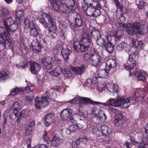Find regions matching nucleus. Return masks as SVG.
<instances>
[{
	"mask_svg": "<svg viewBox=\"0 0 148 148\" xmlns=\"http://www.w3.org/2000/svg\"><path fill=\"white\" fill-rule=\"evenodd\" d=\"M64 71L65 72L64 73V76L68 78H70L72 76V74L71 72L69 70L64 69Z\"/></svg>",
	"mask_w": 148,
	"mask_h": 148,
	"instance_id": "obj_57",
	"label": "nucleus"
},
{
	"mask_svg": "<svg viewBox=\"0 0 148 148\" xmlns=\"http://www.w3.org/2000/svg\"><path fill=\"white\" fill-rule=\"evenodd\" d=\"M51 143L53 147H58L60 145V139L58 137L54 136L52 138Z\"/></svg>",
	"mask_w": 148,
	"mask_h": 148,
	"instance_id": "obj_39",
	"label": "nucleus"
},
{
	"mask_svg": "<svg viewBox=\"0 0 148 148\" xmlns=\"http://www.w3.org/2000/svg\"><path fill=\"white\" fill-rule=\"evenodd\" d=\"M115 103L113 104L115 107H119L122 106L125 108H127L131 104L135 103V101H133L132 97L119 96L117 95L116 99H115Z\"/></svg>",
	"mask_w": 148,
	"mask_h": 148,
	"instance_id": "obj_2",
	"label": "nucleus"
},
{
	"mask_svg": "<svg viewBox=\"0 0 148 148\" xmlns=\"http://www.w3.org/2000/svg\"><path fill=\"white\" fill-rule=\"evenodd\" d=\"M23 10H20L16 12V20L18 23L21 22L20 17L23 16Z\"/></svg>",
	"mask_w": 148,
	"mask_h": 148,
	"instance_id": "obj_44",
	"label": "nucleus"
},
{
	"mask_svg": "<svg viewBox=\"0 0 148 148\" xmlns=\"http://www.w3.org/2000/svg\"><path fill=\"white\" fill-rule=\"evenodd\" d=\"M75 14L74 27L75 29V28L82 26V25L83 22L79 14L75 12Z\"/></svg>",
	"mask_w": 148,
	"mask_h": 148,
	"instance_id": "obj_17",
	"label": "nucleus"
},
{
	"mask_svg": "<svg viewBox=\"0 0 148 148\" xmlns=\"http://www.w3.org/2000/svg\"><path fill=\"white\" fill-rule=\"evenodd\" d=\"M0 16L2 18L11 17L10 11L5 8L0 7Z\"/></svg>",
	"mask_w": 148,
	"mask_h": 148,
	"instance_id": "obj_22",
	"label": "nucleus"
},
{
	"mask_svg": "<svg viewBox=\"0 0 148 148\" xmlns=\"http://www.w3.org/2000/svg\"><path fill=\"white\" fill-rule=\"evenodd\" d=\"M5 48H6L7 49H11L8 48L6 47V44H5L2 42L1 43L0 42V51H3Z\"/></svg>",
	"mask_w": 148,
	"mask_h": 148,
	"instance_id": "obj_62",
	"label": "nucleus"
},
{
	"mask_svg": "<svg viewBox=\"0 0 148 148\" xmlns=\"http://www.w3.org/2000/svg\"><path fill=\"white\" fill-rule=\"evenodd\" d=\"M97 45L101 46H104L106 44V42L103 38L101 37V36L97 39Z\"/></svg>",
	"mask_w": 148,
	"mask_h": 148,
	"instance_id": "obj_47",
	"label": "nucleus"
},
{
	"mask_svg": "<svg viewBox=\"0 0 148 148\" xmlns=\"http://www.w3.org/2000/svg\"><path fill=\"white\" fill-rule=\"evenodd\" d=\"M145 132L143 134V136L145 138L148 140V124L146 125L145 128Z\"/></svg>",
	"mask_w": 148,
	"mask_h": 148,
	"instance_id": "obj_60",
	"label": "nucleus"
},
{
	"mask_svg": "<svg viewBox=\"0 0 148 148\" xmlns=\"http://www.w3.org/2000/svg\"><path fill=\"white\" fill-rule=\"evenodd\" d=\"M95 101L92 100L90 98L86 97H81L77 96L69 101H67V103H70L73 104L78 103L80 106H82L83 104H88L95 105Z\"/></svg>",
	"mask_w": 148,
	"mask_h": 148,
	"instance_id": "obj_5",
	"label": "nucleus"
},
{
	"mask_svg": "<svg viewBox=\"0 0 148 148\" xmlns=\"http://www.w3.org/2000/svg\"><path fill=\"white\" fill-rule=\"evenodd\" d=\"M29 114V112L28 110H22V111L20 113L19 116L17 118V122L18 123L19 119H20V118L21 117H27L28 116Z\"/></svg>",
	"mask_w": 148,
	"mask_h": 148,
	"instance_id": "obj_45",
	"label": "nucleus"
},
{
	"mask_svg": "<svg viewBox=\"0 0 148 148\" xmlns=\"http://www.w3.org/2000/svg\"><path fill=\"white\" fill-rule=\"evenodd\" d=\"M8 77V73L5 71L0 72V81L1 82H3Z\"/></svg>",
	"mask_w": 148,
	"mask_h": 148,
	"instance_id": "obj_43",
	"label": "nucleus"
},
{
	"mask_svg": "<svg viewBox=\"0 0 148 148\" xmlns=\"http://www.w3.org/2000/svg\"><path fill=\"white\" fill-rule=\"evenodd\" d=\"M130 25L131 26V27L128 28V29H127V31L128 33L129 34H130L132 35L134 34H138L136 30L133 28V27L132 25L130 24Z\"/></svg>",
	"mask_w": 148,
	"mask_h": 148,
	"instance_id": "obj_51",
	"label": "nucleus"
},
{
	"mask_svg": "<svg viewBox=\"0 0 148 148\" xmlns=\"http://www.w3.org/2000/svg\"><path fill=\"white\" fill-rule=\"evenodd\" d=\"M61 116L64 120H68L73 125L75 124V122L73 117V114L70 109H66L63 110L61 112Z\"/></svg>",
	"mask_w": 148,
	"mask_h": 148,
	"instance_id": "obj_6",
	"label": "nucleus"
},
{
	"mask_svg": "<svg viewBox=\"0 0 148 148\" xmlns=\"http://www.w3.org/2000/svg\"><path fill=\"white\" fill-rule=\"evenodd\" d=\"M33 130L27 127H26L25 129V134L27 136H28L31 134Z\"/></svg>",
	"mask_w": 148,
	"mask_h": 148,
	"instance_id": "obj_64",
	"label": "nucleus"
},
{
	"mask_svg": "<svg viewBox=\"0 0 148 148\" xmlns=\"http://www.w3.org/2000/svg\"><path fill=\"white\" fill-rule=\"evenodd\" d=\"M8 29L0 27V42L6 44L8 48H12V44L9 37L10 34L8 33Z\"/></svg>",
	"mask_w": 148,
	"mask_h": 148,
	"instance_id": "obj_3",
	"label": "nucleus"
},
{
	"mask_svg": "<svg viewBox=\"0 0 148 148\" xmlns=\"http://www.w3.org/2000/svg\"><path fill=\"white\" fill-rule=\"evenodd\" d=\"M70 69L72 71L74 72L76 74L81 75L84 72L85 69V66L84 64H82L79 66H71Z\"/></svg>",
	"mask_w": 148,
	"mask_h": 148,
	"instance_id": "obj_20",
	"label": "nucleus"
},
{
	"mask_svg": "<svg viewBox=\"0 0 148 148\" xmlns=\"http://www.w3.org/2000/svg\"><path fill=\"white\" fill-rule=\"evenodd\" d=\"M32 48L34 53H39L40 52L41 46L40 41L37 39L33 40L31 43Z\"/></svg>",
	"mask_w": 148,
	"mask_h": 148,
	"instance_id": "obj_14",
	"label": "nucleus"
},
{
	"mask_svg": "<svg viewBox=\"0 0 148 148\" xmlns=\"http://www.w3.org/2000/svg\"><path fill=\"white\" fill-rule=\"evenodd\" d=\"M108 127L106 125H103L101 126V131L103 134V136H108L109 132H108Z\"/></svg>",
	"mask_w": 148,
	"mask_h": 148,
	"instance_id": "obj_46",
	"label": "nucleus"
},
{
	"mask_svg": "<svg viewBox=\"0 0 148 148\" xmlns=\"http://www.w3.org/2000/svg\"><path fill=\"white\" fill-rule=\"evenodd\" d=\"M135 144H131V143H129L127 141L125 142V144L126 146L128 148L129 147L130 148H138L137 146H136L135 145Z\"/></svg>",
	"mask_w": 148,
	"mask_h": 148,
	"instance_id": "obj_59",
	"label": "nucleus"
},
{
	"mask_svg": "<svg viewBox=\"0 0 148 148\" xmlns=\"http://www.w3.org/2000/svg\"><path fill=\"white\" fill-rule=\"evenodd\" d=\"M89 30L92 37L95 39H97L101 36L100 32L99 30H95L92 27H89Z\"/></svg>",
	"mask_w": 148,
	"mask_h": 148,
	"instance_id": "obj_25",
	"label": "nucleus"
},
{
	"mask_svg": "<svg viewBox=\"0 0 148 148\" xmlns=\"http://www.w3.org/2000/svg\"><path fill=\"white\" fill-rule=\"evenodd\" d=\"M131 25L138 34L142 35L144 33V28L145 27V25H142L139 22H135Z\"/></svg>",
	"mask_w": 148,
	"mask_h": 148,
	"instance_id": "obj_12",
	"label": "nucleus"
},
{
	"mask_svg": "<svg viewBox=\"0 0 148 148\" xmlns=\"http://www.w3.org/2000/svg\"><path fill=\"white\" fill-rule=\"evenodd\" d=\"M34 97V94L32 92L29 93L28 95L26 97V101L27 102L29 103L32 102Z\"/></svg>",
	"mask_w": 148,
	"mask_h": 148,
	"instance_id": "obj_49",
	"label": "nucleus"
},
{
	"mask_svg": "<svg viewBox=\"0 0 148 148\" xmlns=\"http://www.w3.org/2000/svg\"><path fill=\"white\" fill-rule=\"evenodd\" d=\"M82 38L83 39L84 44H88L89 42L90 43V45H91V41L88 34L85 33L83 34Z\"/></svg>",
	"mask_w": 148,
	"mask_h": 148,
	"instance_id": "obj_35",
	"label": "nucleus"
},
{
	"mask_svg": "<svg viewBox=\"0 0 148 148\" xmlns=\"http://www.w3.org/2000/svg\"><path fill=\"white\" fill-rule=\"evenodd\" d=\"M116 117L114 120L115 125L117 127L120 126L123 123V115L122 114H117Z\"/></svg>",
	"mask_w": 148,
	"mask_h": 148,
	"instance_id": "obj_34",
	"label": "nucleus"
},
{
	"mask_svg": "<svg viewBox=\"0 0 148 148\" xmlns=\"http://www.w3.org/2000/svg\"><path fill=\"white\" fill-rule=\"evenodd\" d=\"M102 1L104 3L106 2V0H97L94 3H90L88 9L85 13V14L90 17H97L101 14L100 10L101 8L100 1Z\"/></svg>",
	"mask_w": 148,
	"mask_h": 148,
	"instance_id": "obj_1",
	"label": "nucleus"
},
{
	"mask_svg": "<svg viewBox=\"0 0 148 148\" xmlns=\"http://www.w3.org/2000/svg\"><path fill=\"white\" fill-rule=\"evenodd\" d=\"M92 112L93 116L96 117L97 119L100 121L104 122L107 119V117L105 114L102 110L94 108L92 110Z\"/></svg>",
	"mask_w": 148,
	"mask_h": 148,
	"instance_id": "obj_7",
	"label": "nucleus"
},
{
	"mask_svg": "<svg viewBox=\"0 0 148 148\" xmlns=\"http://www.w3.org/2000/svg\"><path fill=\"white\" fill-rule=\"evenodd\" d=\"M24 22L26 26H28L30 28V34L34 36H37L39 34L38 27L36 24H33V27L30 28L29 22L27 19H25Z\"/></svg>",
	"mask_w": 148,
	"mask_h": 148,
	"instance_id": "obj_13",
	"label": "nucleus"
},
{
	"mask_svg": "<svg viewBox=\"0 0 148 148\" xmlns=\"http://www.w3.org/2000/svg\"><path fill=\"white\" fill-rule=\"evenodd\" d=\"M108 77V73L105 69H100L96 72L93 76L92 79L96 80L99 78H107Z\"/></svg>",
	"mask_w": 148,
	"mask_h": 148,
	"instance_id": "obj_11",
	"label": "nucleus"
},
{
	"mask_svg": "<svg viewBox=\"0 0 148 148\" xmlns=\"http://www.w3.org/2000/svg\"><path fill=\"white\" fill-rule=\"evenodd\" d=\"M28 63L30 64V68L29 69L30 71L33 74L37 75L41 69L40 65L32 60L29 61Z\"/></svg>",
	"mask_w": 148,
	"mask_h": 148,
	"instance_id": "obj_10",
	"label": "nucleus"
},
{
	"mask_svg": "<svg viewBox=\"0 0 148 148\" xmlns=\"http://www.w3.org/2000/svg\"><path fill=\"white\" fill-rule=\"evenodd\" d=\"M90 56V53L89 52H87L84 54L83 58L84 60L87 61L89 59Z\"/></svg>",
	"mask_w": 148,
	"mask_h": 148,
	"instance_id": "obj_63",
	"label": "nucleus"
},
{
	"mask_svg": "<svg viewBox=\"0 0 148 148\" xmlns=\"http://www.w3.org/2000/svg\"><path fill=\"white\" fill-rule=\"evenodd\" d=\"M35 127V122L34 121H31L29 124L28 126L27 127L33 130Z\"/></svg>",
	"mask_w": 148,
	"mask_h": 148,
	"instance_id": "obj_61",
	"label": "nucleus"
},
{
	"mask_svg": "<svg viewBox=\"0 0 148 148\" xmlns=\"http://www.w3.org/2000/svg\"><path fill=\"white\" fill-rule=\"evenodd\" d=\"M21 108L20 104L17 102H15L12 105V108L13 110V113L16 117L18 115Z\"/></svg>",
	"mask_w": 148,
	"mask_h": 148,
	"instance_id": "obj_29",
	"label": "nucleus"
},
{
	"mask_svg": "<svg viewBox=\"0 0 148 148\" xmlns=\"http://www.w3.org/2000/svg\"><path fill=\"white\" fill-rule=\"evenodd\" d=\"M71 51L68 48H63L61 51V54L65 62L68 61L69 55L71 53Z\"/></svg>",
	"mask_w": 148,
	"mask_h": 148,
	"instance_id": "obj_23",
	"label": "nucleus"
},
{
	"mask_svg": "<svg viewBox=\"0 0 148 148\" xmlns=\"http://www.w3.org/2000/svg\"><path fill=\"white\" fill-rule=\"evenodd\" d=\"M34 88V86L30 83L27 85V86L22 88V90L23 91H26L27 92H31Z\"/></svg>",
	"mask_w": 148,
	"mask_h": 148,
	"instance_id": "obj_48",
	"label": "nucleus"
},
{
	"mask_svg": "<svg viewBox=\"0 0 148 148\" xmlns=\"http://www.w3.org/2000/svg\"><path fill=\"white\" fill-rule=\"evenodd\" d=\"M54 116L53 114L49 113L45 116L44 121L45 126L47 127L49 126L54 121Z\"/></svg>",
	"mask_w": 148,
	"mask_h": 148,
	"instance_id": "obj_15",
	"label": "nucleus"
},
{
	"mask_svg": "<svg viewBox=\"0 0 148 148\" xmlns=\"http://www.w3.org/2000/svg\"><path fill=\"white\" fill-rule=\"evenodd\" d=\"M44 92V94L46 96H42L41 98L36 97L35 98V105L36 109H40L42 108H44L48 104L47 97H49L50 95L48 89H45Z\"/></svg>",
	"mask_w": 148,
	"mask_h": 148,
	"instance_id": "obj_4",
	"label": "nucleus"
},
{
	"mask_svg": "<svg viewBox=\"0 0 148 148\" xmlns=\"http://www.w3.org/2000/svg\"><path fill=\"white\" fill-rule=\"evenodd\" d=\"M97 0H83V3L82 6V8L84 12H85V14L86 13L88 9V7H89V5L90 3L92 2L93 3H94L96 2Z\"/></svg>",
	"mask_w": 148,
	"mask_h": 148,
	"instance_id": "obj_32",
	"label": "nucleus"
},
{
	"mask_svg": "<svg viewBox=\"0 0 148 148\" xmlns=\"http://www.w3.org/2000/svg\"><path fill=\"white\" fill-rule=\"evenodd\" d=\"M136 75H137V78L138 80L140 81H142L143 82L146 81L145 77L146 75V74L143 72H137L136 73Z\"/></svg>",
	"mask_w": 148,
	"mask_h": 148,
	"instance_id": "obj_42",
	"label": "nucleus"
},
{
	"mask_svg": "<svg viewBox=\"0 0 148 148\" xmlns=\"http://www.w3.org/2000/svg\"><path fill=\"white\" fill-rule=\"evenodd\" d=\"M70 10L65 4L62 3L60 5L59 11L61 12L63 15L66 17H67L71 12Z\"/></svg>",
	"mask_w": 148,
	"mask_h": 148,
	"instance_id": "obj_18",
	"label": "nucleus"
},
{
	"mask_svg": "<svg viewBox=\"0 0 148 148\" xmlns=\"http://www.w3.org/2000/svg\"><path fill=\"white\" fill-rule=\"evenodd\" d=\"M47 131H45L44 132V133L43 135L42 136V137L43 139L46 142V143L47 144H49L50 142V140L49 138L47 136Z\"/></svg>",
	"mask_w": 148,
	"mask_h": 148,
	"instance_id": "obj_55",
	"label": "nucleus"
},
{
	"mask_svg": "<svg viewBox=\"0 0 148 148\" xmlns=\"http://www.w3.org/2000/svg\"><path fill=\"white\" fill-rule=\"evenodd\" d=\"M143 141L140 142V147H143L144 148H148V140H147L146 138H145Z\"/></svg>",
	"mask_w": 148,
	"mask_h": 148,
	"instance_id": "obj_54",
	"label": "nucleus"
},
{
	"mask_svg": "<svg viewBox=\"0 0 148 148\" xmlns=\"http://www.w3.org/2000/svg\"><path fill=\"white\" fill-rule=\"evenodd\" d=\"M105 88L110 92H112L114 95H117L118 93V86L112 83H108L105 85Z\"/></svg>",
	"mask_w": 148,
	"mask_h": 148,
	"instance_id": "obj_19",
	"label": "nucleus"
},
{
	"mask_svg": "<svg viewBox=\"0 0 148 148\" xmlns=\"http://www.w3.org/2000/svg\"><path fill=\"white\" fill-rule=\"evenodd\" d=\"M115 99L110 98L109 99L107 100L105 103H103L98 101H95V105H99L100 104L106 106H114L113 105V104L115 103Z\"/></svg>",
	"mask_w": 148,
	"mask_h": 148,
	"instance_id": "obj_24",
	"label": "nucleus"
},
{
	"mask_svg": "<svg viewBox=\"0 0 148 148\" xmlns=\"http://www.w3.org/2000/svg\"><path fill=\"white\" fill-rule=\"evenodd\" d=\"M142 92V91L140 90V89H138L135 91V93L134 94V95H137L138 97H132L133 101H135V103L136 102H140L143 99V97L141 96H138Z\"/></svg>",
	"mask_w": 148,
	"mask_h": 148,
	"instance_id": "obj_33",
	"label": "nucleus"
},
{
	"mask_svg": "<svg viewBox=\"0 0 148 148\" xmlns=\"http://www.w3.org/2000/svg\"><path fill=\"white\" fill-rule=\"evenodd\" d=\"M63 68L60 66H58L54 69L50 73L51 74L55 76L60 75L63 71Z\"/></svg>",
	"mask_w": 148,
	"mask_h": 148,
	"instance_id": "obj_28",
	"label": "nucleus"
},
{
	"mask_svg": "<svg viewBox=\"0 0 148 148\" xmlns=\"http://www.w3.org/2000/svg\"><path fill=\"white\" fill-rule=\"evenodd\" d=\"M2 22L6 29L8 28L9 25L13 22V20L11 17L2 18Z\"/></svg>",
	"mask_w": 148,
	"mask_h": 148,
	"instance_id": "obj_30",
	"label": "nucleus"
},
{
	"mask_svg": "<svg viewBox=\"0 0 148 148\" xmlns=\"http://www.w3.org/2000/svg\"><path fill=\"white\" fill-rule=\"evenodd\" d=\"M91 65L96 67H99L100 64L101 58L97 52H93L91 55Z\"/></svg>",
	"mask_w": 148,
	"mask_h": 148,
	"instance_id": "obj_8",
	"label": "nucleus"
},
{
	"mask_svg": "<svg viewBox=\"0 0 148 148\" xmlns=\"http://www.w3.org/2000/svg\"><path fill=\"white\" fill-rule=\"evenodd\" d=\"M136 65L135 61H127L126 64L124 65L125 69L127 70H130L133 69Z\"/></svg>",
	"mask_w": 148,
	"mask_h": 148,
	"instance_id": "obj_36",
	"label": "nucleus"
},
{
	"mask_svg": "<svg viewBox=\"0 0 148 148\" xmlns=\"http://www.w3.org/2000/svg\"><path fill=\"white\" fill-rule=\"evenodd\" d=\"M8 27L9 28H8V30L9 34H10V32H14L17 30L18 28L17 23L14 22L13 21V22H12L11 24L9 25Z\"/></svg>",
	"mask_w": 148,
	"mask_h": 148,
	"instance_id": "obj_31",
	"label": "nucleus"
},
{
	"mask_svg": "<svg viewBox=\"0 0 148 148\" xmlns=\"http://www.w3.org/2000/svg\"><path fill=\"white\" fill-rule=\"evenodd\" d=\"M131 47L129 44L123 42H121L116 46V49L118 51L124 50L126 51H128L131 49Z\"/></svg>",
	"mask_w": 148,
	"mask_h": 148,
	"instance_id": "obj_21",
	"label": "nucleus"
},
{
	"mask_svg": "<svg viewBox=\"0 0 148 148\" xmlns=\"http://www.w3.org/2000/svg\"><path fill=\"white\" fill-rule=\"evenodd\" d=\"M136 4L137 8L139 10L143 9L147 5L146 3L143 0H136Z\"/></svg>",
	"mask_w": 148,
	"mask_h": 148,
	"instance_id": "obj_40",
	"label": "nucleus"
},
{
	"mask_svg": "<svg viewBox=\"0 0 148 148\" xmlns=\"http://www.w3.org/2000/svg\"><path fill=\"white\" fill-rule=\"evenodd\" d=\"M39 22L44 26L45 28H48V25L45 19L43 17H42L39 19Z\"/></svg>",
	"mask_w": 148,
	"mask_h": 148,
	"instance_id": "obj_56",
	"label": "nucleus"
},
{
	"mask_svg": "<svg viewBox=\"0 0 148 148\" xmlns=\"http://www.w3.org/2000/svg\"><path fill=\"white\" fill-rule=\"evenodd\" d=\"M52 59L51 57H46L41 59V64L47 69L51 70L52 68V64L51 62Z\"/></svg>",
	"mask_w": 148,
	"mask_h": 148,
	"instance_id": "obj_16",
	"label": "nucleus"
},
{
	"mask_svg": "<svg viewBox=\"0 0 148 148\" xmlns=\"http://www.w3.org/2000/svg\"><path fill=\"white\" fill-rule=\"evenodd\" d=\"M45 15H46V18L50 25V28H56V25L54 21V19L52 17V14L51 13H46Z\"/></svg>",
	"mask_w": 148,
	"mask_h": 148,
	"instance_id": "obj_27",
	"label": "nucleus"
},
{
	"mask_svg": "<svg viewBox=\"0 0 148 148\" xmlns=\"http://www.w3.org/2000/svg\"><path fill=\"white\" fill-rule=\"evenodd\" d=\"M104 46L105 48V50L109 53H112L113 52L114 50V46L110 41H108Z\"/></svg>",
	"mask_w": 148,
	"mask_h": 148,
	"instance_id": "obj_38",
	"label": "nucleus"
},
{
	"mask_svg": "<svg viewBox=\"0 0 148 148\" xmlns=\"http://www.w3.org/2000/svg\"><path fill=\"white\" fill-rule=\"evenodd\" d=\"M65 3L70 10V11L75 10V2L73 0H65Z\"/></svg>",
	"mask_w": 148,
	"mask_h": 148,
	"instance_id": "obj_37",
	"label": "nucleus"
},
{
	"mask_svg": "<svg viewBox=\"0 0 148 148\" xmlns=\"http://www.w3.org/2000/svg\"><path fill=\"white\" fill-rule=\"evenodd\" d=\"M90 43L88 44H84V45L78 42L75 43L73 45V47L74 49L78 52H82L86 51L90 47Z\"/></svg>",
	"mask_w": 148,
	"mask_h": 148,
	"instance_id": "obj_9",
	"label": "nucleus"
},
{
	"mask_svg": "<svg viewBox=\"0 0 148 148\" xmlns=\"http://www.w3.org/2000/svg\"><path fill=\"white\" fill-rule=\"evenodd\" d=\"M20 90H21L20 88L18 87H16L11 90L10 94L12 96H14L18 94Z\"/></svg>",
	"mask_w": 148,
	"mask_h": 148,
	"instance_id": "obj_52",
	"label": "nucleus"
},
{
	"mask_svg": "<svg viewBox=\"0 0 148 148\" xmlns=\"http://www.w3.org/2000/svg\"><path fill=\"white\" fill-rule=\"evenodd\" d=\"M133 46L134 47L137 48L139 49H141L143 47V44L142 41L135 40L132 41Z\"/></svg>",
	"mask_w": 148,
	"mask_h": 148,
	"instance_id": "obj_41",
	"label": "nucleus"
},
{
	"mask_svg": "<svg viewBox=\"0 0 148 148\" xmlns=\"http://www.w3.org/2000/svg\"><path fill=\"white\" fill-rule=\"evenodd\" d=\"M121 31H119L114 33V36L116 40H119L121 38L122 36V34L121 33Z\"/></svg>",
	"mask_w": 148,
	"mask_h": 148,
	"instance_id": "obj_53",
	"label": "nucleus"
},
{
	"mask_svg": "<svg viewBox=\"0 0 148 148\" xmlns=\"http://www.w3.org/2000/svg\"><path fill=\"white\" fill-rule=\"evenodd\" d=\"M115 4L116 8L119 9L121 11H122L123 7L121 5L118 0H113Z\"/></svg>",
	"mask_w": 148,
	"mask_h": 148,
	"instance_id": "obj_58",
	"label": "nucleus"
},
{
	"mask_svg": "<svg viewBox=\"0 0 148 148\" xmlns=\"http://www.w3.org/2000/svg\"><path fill=\"white\" fill-rule=\"evenodd\" d=\"M116 66V62L113 60H107L106 62V69L108 71H109L112 67H115Z\"/></svg>",
	"mask_w": 148,
	"mask_h": 148,
	"instance_id": "obj_26",
	"label": "nucleus"
},
{
	"mask_svg": "<svg viewBox=\"0 0 148 148\" xmlns=\"http://www.w3.org/2000/svg\"><path fill=\"white\" fill-rule=\"evenodd\" d=\"M20 64V66L23 69H25L28 66V61L26 58H25L23 61L21 62Z\"/></svg>",
	"mask_w": 148,
	"mask_h": 148,
	"instance_id": "obj_50",
	"label": "nucleus"
}]
</instances>
